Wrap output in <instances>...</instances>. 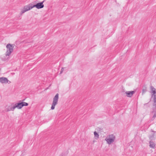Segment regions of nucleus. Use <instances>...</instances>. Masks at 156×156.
Listing matches in <instances>:
<instances>
[{"label":"nucleus","mask_w":156,"mask_h":156,"mask_svg":"<svg viewBox=\"0 0 156 156\" xmlns=\"http://www.w3.org/2000/svg\"><path fill=\"white\" fill-rule=\"evenodd\" d=\"M115 138V136L114 135H110L105 139V140L108 144H110L114 141Z\"/></svg>","instance_id":"obj_1"},{"label":"nucleus","mask_w":156,"mask_h":156,"mask_svg":"<svg viewBox=\"0 0 156 156\" xmlns=\"http://www.w3.org/2000/svg\"><path fill=\"white\" fill-rule=\"evenodd\" d=\"M58 94H57L53 98L52 103V104L51 109L52 110L54 109L55 106L57 104L58 99Z\"/></svg>","instance_id":"obj_2"},{"label":"nucleus","mask_w":156,"mask_h":156,"mask_svg":"<svg viewBox=\"0 0 156 156\" xmlns=\"http://www.w3.org/2000/svg\"><path fill=\"white\" fill-rule=\"evenodd\" d=\"M6 48L7 50L6 53V55H9L13 51V47L10 44H8L6 45Z\"/></svg>","instance_id":"obj_3"},{"label":"nucleus","mask_w":156,"mask_h":156,"mask_svg":"<svg viewBox=\"0 0 156 156\" xmlns=\"http://www.w3.org/2000/svg\"><path fill=\"white\" fill-rule=\"evenodd\" d=\"M33 8L32 4H30L24 6L23 9L21 11V14H23L25 12L29 11Z\"/></svg>","instance_id":"obj_4"},{"label":"nucleus","mask_w":156,"mask_h":156,"mask_svg":"<svg viewBox=\"0 0 156 156\" xmlns=\"http://www.w3.org/2000/svg\"><path fill=\"white\" fill-rule=\"evenodd\" d=\"M151 91L150 93L151 95V98H154L156 99V90L152 86L150 87Z\"/></svg>","instance_id":"obj_5"},{"label":"nucleus","mask_w":156,"mask_h":156,"mask_svg":"<svg viewBox=\"0 0 156 156\" xmlns=\"http://www.w3.org/2000/svg\"><path fill=\"white\" fill-rule=\"evenodd\" d=\"M0 82L2 83L5 84H9L11 83V82L7 78L4 77H0Z\"/></svg>","instance_id":"obj_6"},{"label":"nucleus","mask_w":156,"mask_h":156,"mask_svg":"<svg viewBox=\"0 0 156 156\" xmlns=\"http://www.w3.org/2000/svg\"><path fill=\"white\" fill-rule=\"evenodd\" d=\"M15 109L14 103H12L11 105L9 106L6 108V110L7 112H9L10 111H14Z\"/></svg>","instance_id":"obj_7"},{"label":"nucleus","mask_w":156,"mask_h":156,"mask_svg":"<svg viewBox=\"0 0 156 156\" xmlns=\"http://www.w3.org/2000/svg\"><path fill=\"white\" fill-rule=\"evenodd\" d=\"M44 2V1H43L42 2L37 3L35 5H33V8L35 7L37 9H40L43 8L44 7V5H43V3Z\"/></svg>","instance_id":"obj_8"},{"label":"nucleus","mask_w":156,"mask_h":156,"mask_svg":"<svg viewBox=\"0 0 156 156\" xmlns=\"http://www.w3.org/2000/svg\"><path fill=\"white\" fill-rule=\"evenodd\" d=\"M135 93V91H128L126 92V96L129 97H131L133 94Z\"/></svg>","instance_id":"obj_9"},{"label":"nucleus","mask_w":156,"mask_h":156,"mask_svg":"<svg viewBox=\"0 0 156 156\" xmlns=\"http://www.w3.org/2000/svg\"><path fill=\"white\" fill-rule=\"evenodd\" d=\"M15 108H17L18 109H20L23 107L22 102L19 103H14Z\"/></svg>","instance_id":"obj_10"},{"label":"nucleus","mask_w":156,"mask_h":156,"mask_svg":"<svg viewBox=\"0 0 156 156\" xmlns=\"http://www.w3.org/2000/svg\"><path fill=\"white\" fill-rule=\"evenodd\" d=\"M149 146L151 148H154L155 147V144L154 143L151 141H150L149 142Z\"/></svg>","instance_id":"obj_11"},{"label":"nucleus","mask_w":156,"mask_h":156,"mask_svg":"<svg viewBox=\"0 0 156 156\" xmlns=\"http://www.w3.org/2000/svg\"><path fill=\"white\" fill-rule=\"evenodd\" d=\"M152 113H153L154 115L151 118V119L152 120H154L156 117V109H155V110H154L152 112Z\"/></svg>","instance_id":"obj_12"},{"label":"nucleus","mask_w":156,"mask_h":156,"mask_svg":"<svg viewBox=\"0 0 156 156\" xmlns=\"http://www.w3.org/2000/svg\"><path fill=\"white\" fill-rule=\"evenodd\" d=\"M94 135L95 139L97 140L99 137V135L96 131L94 132Z\"/></svg>","instance_id":"obj_13"},{"label":"nucleus","mask_w":156,"mask_h":156,"mask_svg":"<svg viewBox=\"0 0 156 156\" xmlns=\"http://www.w3.org/2000/svg\"><path fill=\"white\" fill-rule=\"evenodd\" d=\"M153 99V101H154V106H155L156 107V99H155V98H152Z\"/></svg>","instance_id":"obj_14"},{"label":"nucleus","mask_w":156,"mask_h":156,"mask_svg":"<svg viewBox=\"0 0 156 156\" xmlns=\"http://www.w3.org/2000/svg\"><path fill=\"white\" fill-rule=\"evenodd\" d=\"M23 107V106H27L28 105V104L25 102H22Z\"/></svg>","instance_id":"obj_15"},{"label":"nucleus","mask_w":156,"mask_h":156,"mask_svg":"<svg viewBox=\"0 0 156 156\" xmlns=\"http://www.w3.org/2000/svg\"><path fill=\"white\" fill-rule=\"evenodd\" d=\"M147 91V90L146 88L143 89L142 90L143 93H144Z\"/></svg>","instance_id":"obj_16"},{"label":"nucleus","mask_w":156,"mask_h":156,"mask_svg":"<svg viewBox=\"0 0 156 156\" xmlns=\"http://www.w3.org/2000/svg\"><path fill=\"white\" fill-rule=\"evenodd\" d=\"M64 70V68H62L61 70V71H60V74L62 73V72H63V71Z\"/></svg>","instance_id":"obj_17"},{"label":"nucleus","mask_w":156,"mask_h":156,"mask_svg":"<svg viewBox=\"0 0 156 156\" xmlns=\"http://www.w3.org/2000/svg\"><path fill=\"white\" fill-rule=\"evenodd\" d=\"M152 138L151 137H150V139L152 140Z\"/></svg>","instance_id":"obj_18"},{"label":"nucleus","mask_w":156,"mask_h":156,"mask_svg":"<svg viewBox=\"0 0 156 156\" xmlns=\"http://www.w3.org/2000/svg\"><path fill=\"white\" fill-rule=\"evenodd\" d=\"M156 134V132H155V133H154V134Z\"/></svg>","instance_id":"obj_19"}]
</instances>
